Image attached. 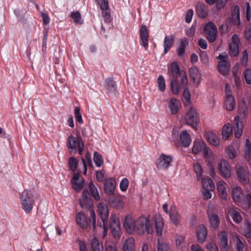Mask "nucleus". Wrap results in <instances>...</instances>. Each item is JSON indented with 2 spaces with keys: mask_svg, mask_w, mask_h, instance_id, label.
I'll return each mask as SVG.
<instances>
[{
  "mask_svg": "<svg viewBox=\"0 0 251 251\" xmlns=\"http://www.w3.org/2000/svg\"><path fill=\"white\" fill-rule=\"evenodd\" d=\"M109 203L114 208L120 209L124 207L125 202L123 199L118 196H114L109 199Z\"/></svg>",
  "mask_w": 251,
  "mask_h": 251,
  "instance_id": "obj_20",
  "label": "nucleus"
},
{
  "mask_svg": "<svg viewBox=\"0 0 251 251\" xmlns=\"http://www.w3.org/2000/svg\"><path fill=\"white\" fill-rule=\"evenodd\" d=\"M225 106L226 108L229 111L233 110L235 106V101L234 97L232 95H227L225 101Z\"/></svg>",
  "mask_w": 251,
  "mask_h": 251,
  "instance_id": "obj_33",
  "label": "nucleus"
},
{
  "mask_svg": "<svg viewBox=\"0 0 251 251\" xmlns=\"http://www.w3.org/2000/svg\"><path fill=\"white\" fill-rule=\"evenodd\" d=\"M157 251H172L170 245L162 239L157 240Z\"/></svg>",
  "mask_w": 251,
  "mask_h": 251,
  "instance_id": "obj_38",
  "label": "nucleus"
},
{
  "mask_svg": "<svg viewBox=\"0 0 251 251\" xmlns=\"http://www.w3.org/2000/svg\"><path fill=\"white\" fill-rule=\"evenodd\" d=\"M78 165V161L76 158L75 157L72 156L69 158L68 161V166L70 170L75 172Z\"/></svg>",
  "mask_w": 251,
  "mask_h": 251,
  "instance_id": "obj_52",
  "label": "nucleus"
},
{
  "mask_svg": "<svg viewBox=\"0 0 251 251\" xmlns=\"http://www.w3.org/2000/svg\"><path fill=\"white\" fill-rule=\"evenodd\" d=\"M140 43L144 47L146 50L148 48V41L149 39V33L145 25H142L139 31Z\"/></svg>",
  "mask_w": 251,
  "mask_h": 251,
  "instance_id": "obj_14",
  "label": "nucleus"
},
{
  "mask_svg": "<svg viewBox=\"0 0 251 251\" xmlns=\"http://www.w3.org/2000/svg\"><path fill=\"white\" fill-rule=\"evenodd\" d=\"M116 182L115 178L110 177L106 179L104 184V191L109 196H112L115 193Z\"/></svg>",
  "mask_w": 251,
  "mask_h": 251,
  "instance_id": "obj_15",
  "label": "nucleus"
},
{
  "mask_svg": "<svg viewBox=\"0 0 251 251\" xmlns=\"http://www.w3.org/2000/svg\"><path fill=\"white\" fill-rule=\"evenodd\" d=\"M243 197L242 189L240 187H235L232 189V198L238 204Z\"/></svg>",
  "mask_w": 251,
  "mask_h": 251,
  "instance_id": "obj_32",
  "label": "nucleus"
},
{
  "mask_svg": "<svg viewBox=\"0 0 251 251\" xmlns=\"http://www.w3.org/2000/svg\"><path fill=\"white\" fill-rule=\"evenodd\" d=\"M179 139L181 145L185 148L189 147L192 142L190 135L186 130H183L180 133Z\"/></svg>",
  "mask_w": 251,
  "mask_h": 251,
  "instance_id": "obj_24",
  "label": "nucleus"
},
{
  "mask_svg": "<svg viewBox=\"0 0 251 251\" xmlns=\"http://www.w3.org/2000/svg\"><path fill=\"white\" fill-rule=\"evenodd\" d=\"M251 145L249 139L246 140V144L244 149V157L248 161L251 158Z\"/></svg>",
  "mask_w": 251,
  "mask_h": 251,
  "instance_id": "obj_50",
  "label": "nucleus"
},
{
  "mask_svg": "<svg viewBox=\"0 0 251 251\" xmlns=\"http://www.w3.org/2000/svg\"><path fill=\"white\" fill-rule=\"evenodd\" d=\"M236 151L232 146H229L225 150V156L229 159H232L236 156Z\"/></svg>",
  "mask_w": 251,
  "mask_h": 251,
  "instance_id": "obj_44",
  "label": "nucleus"
},
{
  "mask_svg": "<svg viewBox=\"0 0 251 251\" xmlns=\"http://www.w3.org/2000/svg\"><path fill=\"white\" fill-rule=\"evenodd\" d=\"M80 111V108L79 107H75V109L74 114L76 121L78 122L79 124H82L83 121Z\"/></svg>",
  "mask_w": 251,
  "mask_h": 251,
  "instance_id": "obj_55",
  "label": "nucleus"
},
{
  "mask_svg": "<svg viewBox=\"0 0 251 251\" xmlns=\"http://www.w3.org/2000/svg\"><path fill=\"white\" fill-rule=\"evenodd\" d=\"M196 12L199 17L204 18L207 15V10L204 3L198 2L196 5Z\"/></svg>",
  "mask_w": 251,
  "mask_h": 251,
  "instance_id": "obj_29",
  "label": "nucleus"
},
{
  "mask_svg": "<svg viewBox=\"0 0 251 251\" xmlns=\"http://www.w3.org/2000/svg\"><path fill=\"white\" fill-rule=\"evenodd\" d=\"M235 127L234 131L235 137L237 138H240L243 133V124L240 121L239 116H236L234 119Z\"/></svg>",
  "mask_w": 251,
  "mask_h": 251,
  "instance_id": "obj_26",
  "label": "nucleus"
},
{
  "mask_svg": "<svg viewBox=\"0 0 251 251\" xmlns=\"http://www.w3.org/2000/svg\"><path fill=\"white\" fill-rule=\"evenodd\" d=\"M219 169L221 174L225 177H229L230 176V166L226 160L223 159L221 161L219 164Z\"/></svg>",
  "mask_w": 251,
  "mask_h": 251,
  "instance_id": "obj_19",
  "label": "nucleus"
},
{
  "mask_svg": "<svg viewBox=\"0 0 251 251\" xmlns=\"http://www.w3.org/2000/svg\"><path fill=\"white\" fill-rule=\"evenodd\" d=\"M185 120L187 125L191 126L197 130L198 126V119L196 110L191 107L185 116Z\"/></svg>",
  "mask_w": 251,
  "mask_h": 251,
  "instance_id": "obj_7",
  "label": "nucleus"
},
{
  "mask_svg": "<svg viewBox=\"0 0 251 251\" xmlns=\"http://www.w3.org/2000/svg\"><path fill=\"white\" fill-rule=\"evenodd\" d=\"M170 72L174 79H176L181 73L180 71L179 66L176 62H173L171 64Z\"/></svg>",
  "mask_w": 251,
  "mask_h": 251,
  "instance_id": "obj_36",
  "label": "nucleus"
},
{
  "mask_svg": "<svg viewBox=\"0 0 251 251\" xmlns=\"http://www.w3.org/2000/svg\"><path fill=\"white\" fill-rule=\"evenodd\" d=\"M202 151L204 157L208 160H211L213 157L212 151L206 146L204 148Z\"/></svg>",
  "mask_w": 251,
  "mask_h": 251,
  "instance_id": "obj_59",
  "label": "nucleus"
},
{
  "mask_svg": "<svg viewBox=\"0 0 251 251\" xmlns=\"http://www.w3.org/2000/svg\"><path fill=\"white\" fill-rule=\"evenodd\" d=\"M218 236L221 246L227 250L228 248L227 233L226 231H222L219 233Z\"/></svg>",
  "mask_w": 251,
  "mask_h": 251,
  "instance_id": "obj_35",
  "label": "nucleus"
},
{
  "mask_svg": "<svg viewBox=\"0 0 251 251\" xmlns=\"http://www.w3.org/2000/svg\"><path fill=\"white\" fill-rule=\"evenodd\" d=\"M67 147L70 152L76 153L77 150L79 155H81L84 151V144L80 136L75 137L70 135L68 138Z\"/></svg>",
  "mask_w": 251,
  "mask_h": 251,
  "instance_id": "obj_4",
  "label": "nucleus"
},
{
  "mask_svg": "<svg viewBox=\"0 0 251 251\" xmlns=\"http://www.w3.org/2000/svg\"><path fill=\"white\" fill-rule=\"evenodd\" d=\"M245 210H248L251 207V194H247L238 204Z\"/></svg>",
  "mask_w": 251,
  "mask_h": 251,
  "instance_id": "obj_28",
  "label": "nucleus"
},
{
  "mask_svg": "<svg viewBox=\"0 0 251 251\" xmlns=\"http://www.w3.org/2000/svg\"><path fill=\"white\" fill-rule=\"evenodd\" d=\"M71 17L75 22L78 24H81L82 21L81 19V15L79 12L76 11L71 13Z\"/></svg>",
  "mask_w": 251,
  "mask_h": 251,
  "instance_id": "obj_58",
  "label": "nucleus"
},
{
  "mask_svg": "<svg viewBox=\"0 0 251 251\" xmlns=\"http://www.w3.org/2000/svg\"><path fill=\"white\" fill-rule=\"evenodd\" d=\"M40 199V195L36 192L29 190H25L20 198L23 210L26 213H30L35 202Z\"/></svg>",
  "mask_w": 251,
  "mask_h": 251,
  "instance_id": "obj_2",
  "label": "nucleus"
},
{
  "mask_svg": "<svg viewBox=\"0 0 251 251\" xmlns=\"http://www.w3.org/2000/svg\"><path fill=\"white\" fill-rule=\"evenodd\" d=\"M105 88L109 93H113L116 90L115 82L112 78H107L105 80Z\"/></svg>",
  "mask_w": 251,
  "mask_h": 251,
  "instance_id": "obj_37",
  "label": "nucleus"
},
{
  "mask_svg": "<svg viewBox=\"0 0 251 251\" xmlns=\"http://www.w3.org/2000/svg\"><path fill=\"white\" fill-rule=\"evenodd\" d=\"M233 241L235 244V248L237 251H243L244 245L238 235H236L233 237Z\"/></svg>",
  "mask_w": 251,
  "mask_h": 251,
  "instance_id": "obj_46",
  "label": "nucleus"
},
{
  "mask_svg": "<svg viewBox=\"0 0 251 251\" xmlns=\"http://www.w3.org/2000/svg\"><path fill=\"white\" fill-rule=\"evenodd\" d=\"M89 186L90 191L93 197L96 201L99 200L100 199V197L99 196L98 191L92 181L90 182Z\"/></svg>",
  "mask_w": 251,
  "mask_h": 251,
  "instance_id": "obj_48",
  "label": "nucleus"
},
{
  "mask_svg": "<svg viewBox=\"0 0 251 251\" xmlns=\"http://www.w3.org/2000/svg\"><path fill=\"white\" fill-rule=\"evenodd\" d=\"M207 39L210 42H213L217 38V29L216 25L212 22L206 24L204 28Z\"/></svg>",
  "mask_w": 251,
  "mask_h": 251,
  "instance_id": "obj_9",
  "label": "nucleus"
},
{
  "mask_svg": "<svg viewBox=\"0 0 251 251\" xmlns=\"http://www.w3.org/2000/svg\"><path fill=\"white\" fill-rule=\"evenodd\" d=\"M89 222L92 223V228L93 230H95L96 228V214L93 209L90 210Z\"/></svg>",
  "mask_w": 251,
  "mask_h": 251,
  "instance_id": "obj_56",
  "label": "nucleus"
},
{
  "mask_svg": "<svg viewBox=\"0 0 251 251\" xmlns=\"http://www.w3.org/2000/svg\"><path fill=\"white\" fill-rule=\"evenodd\" d=\"M197 236L199 242L203 243L205 241L207 235V229L205 226L200 225L197 228Z\"/></svg>",
  "mask_w": 251,
  "mask_h": 251,
  "instance_id": "obj_23",
  "label": "nucleus"
},
{
  "mask_svg": "<svg viewBox=\"0 0 251 251\" xmlns=\"http://www.w3.org/2000/svg\"><path fill=\"white\" fill-rule=\"evenodd\" d=\"M193 168L197 179L200 180L201 178L202 174V169L201 164L196 162L194 164Z\"/></svg>",
  "mask_w": 251,
  "mask_h": 251,
  "instance_id": "obj_47",
  "label": "nucleus"
},
{
  "mask_svg": "<svg viewBox=\"0 0 251 251\" xmlns=\"http://www.w3.org/2000/svg\"><path fill=\"white\" fill-rule=\"evenodd\" d=\"M158 89L161 92H164L166 89L165 79L162 75H159L157 78Z\"/></svg>",
  "mask_w": 251,
  "mask_h": 251,
  "instance_id": "obj_54",
  "label": "nucleus"
},
{
  "mask_svg": "<svg viewBox=\"0 0 251 251\" xmlns=\"http://www.w3.org/2000/svg\"><path fill=\"white\" fill-rule=\"evenodd\" d=\"M170 219L173 224L175 226L179 225L181 216L179 214L176 206L175 205H172L169 210Z\"/></svg>",
  "mask_w": 251,
  "mask_h": 251,
  "instance_id": "obj_16",
  "label": "nucleus"
},
{
  "mask_svg": "<svg viewBox=\"0 0 251 251\" xmlns=\"http://www.w3.org/2000/svg\"><path fill=\"white\" fill-rule=\"evenodd\" d=\"M72 187L76 191H79L83 187L84 179L80 176V174L75 173L71 180Z\"/></svg>",
  "mask_w": 251,
  "mask_h": 251,
  "instance_id": "obj_17",
  "label": "nucleus"
},
{
  "mask_svg": "<svg viewBox=\"0 0 251 251\" xmlns=\"http://www.w3.org/2000/svg\"><path fill=\"white\" fill-rule=\"evenodd\" d=\"M102 12V16L104 19V22L106 23H109L111 22V15L109 7H105L102 6L101 9Z\"/></svg>",
  "mask_w": 251,
  "mask_h": 251,
  "instance_id": "obj_45",
  "label": "nucleus"
},
{
  "mask_svg": "<svg viewBox=\"0 0 251 251\" xmlns=\"http://www.w3.org/2000/svg\"><path fill=\"white\" fill-rule=\"evenodd\" d=\"M244 9L246 11V20L248 22H250L251 19V7L249 2H245L244 4Z\"/></svg>",
  "mask_w": 251,
  "mask_h": 251,
  "instance_id": "obj_57",
  "label": "nucleus"
},
{
  "mask_svg": "<svg viewBox=\"0 0 251 251\" xmlns=\"http://www.w3.org/2000/svg\"><path fill=\"white\" fill-rule=\"evenodd\" d=\"M226 186V183L223 180L219 181L217 184V189L219 193V195L220 197L223 200H226L227 198Z\"/></svg>",
  "mask_w": 251,
  "mask_h": 251,
  "instance_id": "obj_25",
  "label": "nucleus"
},
{
  "mask_svg": "<svg viewBox=\"0 0 251 251\" xmlns=\"http://www.w3.org/2000/svg\"><path fill=\"white\" fill-rule=\"evenodd\" d=\"M79 205L83 208L91 209L93 203L88 190H84L82 197L79 200Z\"/></svg>",
  "mask_w": 251,
  "mask_h": 251,
  "instance_id": "obj_11",
  "label": "nucleus"
},
{
  "mask_svg": "<svg viewBox=\"0 0 251 251\" xmlns=\"http://www.w3.org/2000/svg\"><path fill=\"white\" fill-rule=\"evenodd\" d=\"M209 228L212 231H215L219 227L220 219L218 216V209L214 204H209L207 208Z\"/></svg>",
  "mask_w": 251,
  "mask_h": 251,
  "instance_id": "obj_3",
  "label": "nucleus"
},
{
  "mask_svg": "<svg viewBox=\"0 0 251 251\" xmlns=\"http://www.w3.org/2000/svg\"><path fill=\"white\" fill-rule=\"evenodd\" d=\"M91 248L93 251H103V244L97 237L92 239Z\"/></svg>",
  "mask_w": 251,
  "mask_h": 251,
  "instance_id": "obj_40",
  "label": "nucleus"
},
{
  "mask_svg": "<svg viewBox=\"0 0 251 251\" xmlns=\"http://www.w3.org/2000/svg\"><path fill=\"white\" fill-rule=\"evenodd\" d=\"M122 251H135V240L133 237H129L125 240Z\"/></svg>",
  "mask_w": 251,
  "mask_h": 251,
  "instance_id": "obj_27",
  "label": "nucleus"
},
{
  "mask_svg": "<svg viewBox=\"0 0 251 251\" xmlns=\"http://www.w3.org/2000/svg\"><path fill=\"white\" fill-rule=\"evenodd\" d=\"M172 161L173 157L171 155L162 153L157 160V168L161 170L166 169L171 166Z\"/></svg>",
  "mask_w": 251,
  "mask_h": 251,
  "instance_id": "obj_10",
  "label": "nucleus"
},
{
  "mask_svg": "<svg viewBox=\"0 0 251 251\" xmlns=\"http://www.w3.org/2000/svg\"><path fill=\"white\" fill-rule=\"evenodd\" d=\"M168 107L172 115H176L178 112V102L176 99L171 98L168 102Z\"/></svg>",
  "mask_w": 251,
  "mask_h": 251,
  "instance_id": "obj_31",
  "label": "nucleus"
},
{
  "mask_svg": "<svg viewBox=\"0 0 251 251\" xmlns=\"http://www.w3.org/2000/svg\"><path fill=\"white\" fill-rule=\"evenodd\" d=\"M97 211L102 223L107 222L109 216V211L107 204L103 202H100L97 205Z\"/></svg>",
  "mask_w": 251,
  "mask_h": 251,
  "instance_id": "obj_12",
  "label": "nucleus"
},
{
  "mask_svg": "<svg viewBox=\"0 0 251 251\" xmlns=\"http://www.w3.org/2000/svg\"><path fill=\"white\" fill-rule=\"evenodd\" d=\"M175 37L174 35L166 36L164 41V53H167L172 47Z\"/></svg>",
  "mask_w": 251,
  "mask_h": 251,
  "instance_id": "obj_30",
  "label": "nucleus"
},
{
  "mask_svg": "<svg viewBox=\"0 0 251 251\" xmlns=\"http://www.w3.org/2000/svg\"><path fill=\"white\" fill-rule=\"evenodd\" d=\"M245 78L247 84H251V69H248L245 72Z\"/></svg>",
  "mask_w": 251,
  "mask_h": 251,
  "instance_id": "obj_62",
  "label": "nucleus"
},
{
  "mask_svg": "<svg viewBox=\"0 0 251 251\" xmlns=\"http://www.w3.org/2000/svg\"><path fill=\"white\" fill-rule=\"evenodd\" d=\"M245 37L248 41L251 42V26H248L245 28Z\"/></svg>",
  "mask_w": 251,
  "mask_h": 251,
  "instance_id": "obj_64",
  "label": "nucleus"
},
{
  "mask_svg": "<svg viewBox=\"0 0 251 251\" xmlns=\"http://www.w3.org/2000/svg\"><path fill=\"white\" fill-rule=\"evenodd\" d=\"M93 160L96 166L98 167H100L103 163L102 156L97 151L94 153Z\"/></svg>",
  "mask_w": 251,
  "mask_h": 251,
  "instance_id": "obj_51",
  "label": "nucleus"
},
{
  "mask_svg": "<svg viewBox=\"0 0 251 251\" xmlns=\"http://www.w3.org/2000/svg\"><path fill=\"white\" fill-rule=\"evenodd\" d=\"M233 131V128L232 125L228 123L225 125L222 129V135L223 138L225 140H226L229 135L232 133Z\"/></svg>",
  "mask_w": 251,
  "mask_h": 251,
  "instance_id": "obj_43",
  "label": "nucleus"
},
{
  "mask_svg": "<svg viewBox=\"0 0 251 251\" xmlns=\"http://www.w3.org/2000/svg\"><path fill=\"white\" fill-rule=\"evenodd\" d=\"M188 44V39L186 38L181 39L180 42V45L177 49V53L179 57H182L184 55L185 49Z\"/></svg>",
  "mask_w": 251,
  "mask_h": 251,
  "instance_id": "obj_41",
  "label": "nucleus"
},
{
  "mask_svg": "<svg viewBox=\"0 0 251 251\" xmlns=\"http://www.w3.org/2000/svg\"><path fill=\"white\" fill-rule=\"evenodd\" d=\"M229 213L233 221L236 223H239L242 221V218L239 211L232 209L229 211Z\"/></svg>",
  "mask_w": 251,
  "mask_h": 251,
  "instance_id": "obj_49",
  "label": "nucleus"
},
{
  "mask_svg": "<svg viewBox=\"0 0 251 251\" xmlns=\"http://www.w3.org/2000/svg\"><path fill=\"white\" fill-rule=\"evenodd\" d=\"M124 226L130 234L134 232L138 235L152 234L154 232L153 224L150 216L141 215L135 219L128 215L125 218Z\"/></svg>",
  "mask_w": 251,
  "mask_h": 251,
  "instance_id": "obj_1",
  "label": "nucleus"
},
{
  "mask_svg": "<svg viewBox=\"0 0 251 251\" xmlns=\"http://www.w3.org/2000/svg\"><path fill=\"white\" fill-rule=\"evenodd\" d=\"M171 90L174 95H177L179 92V86L176 79H173L171 81Z\"/></svg>",
  "mask_w": 251,
  "mask_h": 251,
  "instance_id": "obj_53",
  "label": "nucleus"
},
{
  "mask_svg": "<svg viewBox=\"0 0 251 251\" xmlns=\"http://www.w3.org/2000/svg\"><path fill=\"white\" fill-rule=\"evenodd\" d=\"M206 136L208 141L212 145L217 146L219 145V140L216 135L212 131H208L206 133Z\"/></svg>",
  "mask_w": 251,
  "mask_h": 251,
  "instance_id": "obj_39",
  "label": "nucleus"
},
{
  "mask_svg": "<svg viewBox=\"0 0 251 251\" xmlns=\"http://www.w3.org/2000/svg\"><path fill=\"white\" fill-rule=\"evenodd\" d=\"M205 147V144L203 141L200 140H195L194 142L192 151L194 153L197 154L202 151Z\"/></svg>",
  "mask_w": 251,
  "mask_h": 251,
  "instance_id": "obj_42",
  "label": "nucleus"
},
{
  "mask_svg": "<svg viewBox=\"0 0 251 251\" xmlns=\"http://www.w3.org/2000/svg\"><path fill=\"white\" fill-rule=\"evenodd\" d=\"M110 229L115 238H119L121 236V226L120 221L115 214L111 215L110 219Z\"/></svg>",
  "mask_w": 251,
  "mask_h": 251,
  "instance_id": "obj_8",
  "label": "nucleus"
},
{
  "mask_svg": "<svg viewBox=\"0 0 251 251\" xmlns=\"http://www.w3.org/2000/svg\"><path fill=\"white\" fill-rule=\"evenodd\" d=\"M201 184L204 190L213 191L215 189V185L213 180L208 177L203 178L201 180Z\"/></svg>",
  "mask_w": 251,
  "mask_h": 251,
  "instance_id": "obj_34",
  "label": "nucleus"
},
{
  "mask_svg": "<svg viewBox=\"0 0 251 251\" xmlns=\"http://www.w3.org/2000/svg\"><path fill=\"white\" fill-rule=\"evenodd\" d=\"M183 96L185 100V105L187 102L188 104L191 102V95L189 92V90L187 88H185L183 92Z\"/></svg>",
  "mask_w": 251,
  "mask_h": 251,
  "instance_id": "obj_60",
  "label": "nucleus"
},
{
  "mask_svg": "<svg viewBox=\"0 0 251 251\" xmlns=\"http://www.w3.org/2000/svg\"><path fill=\"white\" fill-rule=\"evenodd\" d=\"M77 224L82 229H85L88 225V219L86 215L82 212H78L76 216Z\"/></svg>",
  "mask_w": 251,
  "mask_h": 251,
  "instance_id": "obj_22",
  "label": "nucleus"
},
{
  "mask_svg": "<svg viewBox=\"0 0 251 251\" xmlns=\"http://www.w3.org/2000/svg\"><path fill=\"white\" fill-rule=\"evenodd\" d=\"M245 236L250 240L249 242H251V225L248 224L246 226V229L244 231Z\"/></svg>",
  "mask_w": 251,
  "mask_h": 251,
  "instance_id": "obj_63",
  "label": "nucleus"
},
{
  "mask_svg": "<svg viewBox=\"0 0 251 251\" xmlns=\"http://www.w3.org/2000/svg\"><path fill=\"white\" fill-rule=\"evenodd\" d=\"M128 180L126 178H124L120 183V190L123 191H126L128 186Z\"/></svg>",
  "mask_w": 251,
  "mask_h": 251,
  "instance_id": "obj_61",
  "label": "nucleus"
},
{
  "mask_svg": "<svg viewBox=\"0 0 251 251\" xmlns=\"http://www.w3.org/2000/svg\"><path fill=\"white\" fill-rule=\"evenodd\" d=\"M153 220L155 224L156 234L157 236H161L164 226L163 219L160 214L157 213L154 216Z\"/></svg>",
  "mask_w": 251,
  "mask_h": 251,
  "instance_id": "obj_18",
  "label": "nucleus"
},
{
  "mask_svg": "<svg viewBox=\"0 0 251 251\" xmlns=\"http://www.w3.org/2000/svg\"><path fill=\"white\" fill-rule=\"evenodd\" d=\"M217 59L219 60L218 69L220 73L224 75H227L230 69V66L228 61V55L226 54V52L220 54L217 57Z\"/></svg>",
  "mask_w": 251,
  "mask_h": 251,
  "instance_id": "obj_6",
  "label": "nucleus"
},
{
  "mask_svg": "<svg viewBox=\"0 0 251 251\" xmlns=\"http://www.w3.org/2000/svg\"><path fill=\"white\" fill-rule=\"evenodd\" d=\"M236 174L237 179L243 185L248 184L250 182V172L247 166H237Z\"/></svg>",
  "mask_w": 251,
  "mask_h": 251,
  "instance_id": "obj_5",
  "label": "nucleus"
},
{
  "mask_svg": "<svg viewBox=\"0 0 251 251\" xmlns=\"http://www.w3.org/2000/svg\"><path fill=\"white\" fill-rule=\"evenodd\" d=\"M189 75L194 84L198 85L201 80V75L196 66H192L189 69Z\"/></svg>",
  "mask_w": 251,
  "mask_h": 251,
  "instance_id": "obj_21",
  "label": "nucleus"
},
{
  "mask_svg": "<svg viewBox=\"0 0 251 251\" xmlns=\"http://www.w3.org/2000/svg\"><path fill=\"white\" fill-rule=\"evenodd\" d=\"M240 38L237 34H234L231 38V42L229 45V52L234 56H237L239 52V44L240 43Z\"/></svg>",
  "mask_w": 251,
  "mask_h": 251,
  "instance_id": "obj_13",
  "label": "nucleus"
}]
</instances>
